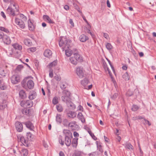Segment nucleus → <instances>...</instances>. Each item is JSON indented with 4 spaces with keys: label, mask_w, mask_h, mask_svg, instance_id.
I'll use <instances>...</instances> for the list:
<instances>
[{
    "label": "nucleus",
    "mask_w": 156,
    "mask_h": 156,
    "mask_svg": "<svg viewBox=\"0 0 156 156\" xmlns=\"http://www.w3.org/2000/svg\"><path fill=\"white\" fill-rule=\"evenodd\" d=\"M71 41L65 37H61L59 41V45L60 47H62V51L65 50V48H69L70 47Z\"/></svg>",
    "instance_id": "1"
},
{
    "label": "nucleus",
    "mask_w": 156,
    "mask_h": 156,
    "mask_svg": "<svg viewBox=\"0 0 156 156\" xmlns=\"http://www.w3.org/2000/svg\"><path fill=\"white\" fill-rule=\"evenodd\" d=\"M139 108V107L136 105H133L132 108L133 111H136Z\"/></svg>",
    "instance_id": "39"
},
{
    "label": "nucleus",
    "mask_w": 156,
    "mask_h": 156,
    "mask_svg": "<svg viewBox=\"0 0 156 156\" xmlns=\"http://www.w3.org/2000/svg\"><path fill=\"white\" fill-rule=\"evenodd\" d=\"M12 51L10 50L8 52H7V54L9 56H11L12 55Z\"/></svg>",
    "instance_id": "56"
},
{
    "label": "nucleus",
    "mask_w": 156,
    "mask_h": 156,
    "mask_svg": "<svg viewBox=\"0 0 156 156\" xmlns=\"http://www.w3.org/2000/svg\"><path fill=\"white\" fill-rule=\"evenodd\" d=\"M20 153L24 156H27L28 154V150L26 149H23L21 150Z\"/></svg>",
    "instance_id": "34"
},
{
    "label": "nucleus",
    "mask_w": 156,
    "mask_h": 156,
    "mask_svg": "<svg viewBox=\"0 0 156 156\" xmlns=\"http://www.w3.org/2000/svg\"><path fill=\"white\" fill-rule=\"evenodd\" d=\"M71 137L65 138L64 143L67 146H69L71 143Z\"/></svg>",
    "instance_id": "13"
},
{
    "label": "nucleus",
    "mask_w": 156,
    "mask_h": 156,
    "mask_svg": "<svg viewBox=\"0 0 156 156\" xmlns=\"http://www.w3.org/2000/svg\"><path fill=\"white\" fill-rule=\"evenodd\" d=\"M56 108L57 111L59 112H61L63 111V108L61 105H56Z\"/></svg>",
    "instance_id": "36"
},
{
    "label": "nucleus",
    "mask_w": 156,
    "mask_h": 156,
    "mask_svg": "<svg viewBox=\"0 0 156 156\" xmlns=\"http://www.w3.org/2000/svg\"><path fill=\"white\" fill-rule=\"evenodd\" d=\"M20 17L22 19L23 21H26L27 20V17L22 14H20Z\"/></svg>",
    "instance_id": "47"
},
{
    "label": "nucleus",
    "mask_w": 156,
    "mask_h": 156,
    "mask_svg": "<svg viewBox=\"0 0 156 156\" xmlns=\"http://www.w3.org/2000/svg\"><path fill=\"white\" fill-rule=\"evenodd\" d=\"M28 24L29 30L31 31L33 30L34 29V27L30 19H29L28 21Z\"/></svg>",
    "instance_id": "16"
},
{
    "label": "nucleus",
    "mask_w": 156,
    "mask_h": 156,
    "mask_svg": "<svg viewBox=\"0 0 156 156\" xmlns=\"http://www.w3.org/2000/svg\"><path fill=\"white\" fill-rule=\"evenodd\" d=\"M73 135L75 137H77L79 136V134L76 132L73 133Z\"/></svg>",
    "instance_id": "63"
},
{
    "label": "nucleus",
    "mask_w": 156,
    "mask_h": 156,
    "mask_svg": "<svg viewBox=\"0 0 156 156\" xmlns=\"http://www.w3.org/2000/svg\"><path fill=\"white\" fill-rule=\"evenodd\" d=\"M118 96V94L117 93H115L111 97V98L113 99H115Z\"/></svg>",
    "instance_id": "54"
},
{
    "label": "nucleus",
    "mask_w": 156,
    "mask_h": 156,
    "mask_svg": "<svg viewBox=\"0 0 156 156\" xmlns=\"http://www.w3.org/2000/svg\"><path fill=\"white\" fill-rule=\"evenodd\" d=\"M24 105L26 106H28L29 107H30L33 106V103L32 101L28 100L25 102Z\"/></svg>",
    "instance_id": "22"
},
{
    "label": "nucleus",
    "mask_w": 156,
    "mask_h": 156,
    "mask_svg": "<svg viewBox=\"0 0 156 156\" xmlns=\"http://www.w3.org/2000/svg\"><path fill=\"white\" fill-rule=\"evenodd\" d=\"M36 93L34 91H32L29 93V98L30 100H33L35 98Z\"/></svg>",
    "instance_id": "17"
},
{
    "label": "nucleus",
    "mask_w": 156,
    "mask_h": 156,
    "mask_svg": "<svg viewBox=\"0 0 156 156\" xmlns=\"http://www.w3.org/2000/svg\"><path fill=\"white\" fill-rule=\"evenodd\" d=\"M65 54L68 57L72 55V51L69 49L65 50Z\"/></svg>",
    "instance_id": "38"
},
{
    "label": "nucleus",
    "mask_w": 156,
    "mask_h": 156,
    "mask_svg": "<svg viewBox=\"0 0 156 156\" xmlns=\"http://www.w3.org/2000/svg\"><path fill=\"white\" fill-rule=\"evenodd\" d=\"M24 44L27 45H29L30 44V40L29 39H26L24 41Z\"/></svg>",
    "instance_id": "45"
},
{
    "label": "nucleus",
    "mask_w": 156,
    "mask_h": 156,
    "mask_svg": "<svg viewBox=\"0 0 156 156\" xmlns=\"http://www.w3.org/2000/svg\"><path fill=\"white\" fill-rule=\"evenodd\" d=\"M61 115L57 114L56 116V121L57 123L60 124L62 122Z\"/></svg>",
    "instance_id": "24"
},
{
    "label": "nucleus",
    "mask_w": 156,
    "mask_h": 156,
    "mask_svg": "<svg viewBox=\"0 0 156 156\" xmlns=\"http://www.w3.org/2000/svg\"><path fill=\"white\" fill-rule=\"evenodd\" d=\"M6 107V101L5 100H3L2 104L0 105V110L4 109Z\"/></svg>",
    "instance_id": "25"
},
{
    "label": "nucleus",
    "mask_w": 156,
    "mask_h": 156,
    "mask_svg": "<svg viewBox=\"0 0 156 156\" xmlns=\"http://www.w3.org/2000/svg\"><path fill=\"white\" fill-rule=\"evenodd\" d=\"M4 35L2 32L0 31V39H3Z\"/></svg>",
    "instance_id": "61"
},
{
    "label": "nucleus",
    "mask_w": 156,
    "mask_h": 156,
    "mask_svg": "<svg viewBox=\"0 0 156 156\" xmlns=\"http://www.w3.org/2000/svg\"><path fill=\"white\" fill-rule=\"evenodd\" d=\"M43 18L44 20L47 21L49 23L53 24L54 23V22L52 20L48 15H44L43 16Z\"/></svg>",
    "instance_id": "12"
},
{
    "label": "nucleus",
    "mask_w": 156,
    "mask_h": 156,
    "mask_svg": "<svg viewBox=\"0 0 156 156\" xmlns=\"http://www.w3.org/2000/svg\"><path fill=\"white\" fill-rule=\"evenodd\" d=\"M44 55L45 57H49L52 55L51 51L49 49L46 50L44 51Z\"/></svg>",
    "instance_id": "19"
},
{
    "label": "nucleus",
    "mask_w": 156,
    "mask_h": 156,
    "mask_svg": "<svg viewBox=\"0 0 156 156\" xmlns=\"http://www.w3.org/2000/svg\"><path fill=\"white\" fill-rule=\"evenodd\" d=\"M29 110L26 109L22 111V113L23 114H24L26 115H27L29 114Z\"/></svg>",
    "instance_id": "51"
},
{
    "label": "nucleus",
    "mask_w": 156,
    "mask_h": 156,
    "mask_svg": "<svg viewBox=\"0 0 156 156\" xmlns=\"http://www.w3.org/2000/svg\"><path fill=\"white\" fill-rule=\"evenodd\" d=\"M133 94V93L132 92L130 91V90H129L126 93V94L128 96H132Z\"/></svg>",
    "instance_id": "53"
},
{
    "label": "nucleus",
    "mask_w": 156,
    "mask_h": 156,
    "mask_svg": "<svg viewBox=\"0 0 156 156\" xmlns=\"http://www.w3.org/2000/svg\"><path fill=\"white\" fill-rule=\"evenodd\" d=\"M21 142L25 146H28V141L26 140L23 136H21L20 138Z\"/></svg>",
    "instance_id": "27"
},
{
    "label": "nucleus",
    "mask_w": 156,
    "mask_h": 156,
    "mask_svg": "<svg viewBox=\"0 0 156 156\" xmlns=\"http://www.w3.org/2000/svg\"><path fill=\"white\" fill-rule=\"evenodd\" d=\"M69 23L72 26V27H74V23L72 19H70L69 20Z\"/></svg>",
    "instance_id": "57"
},
{
    "label": "nucleus",
    "mask_w": 156,
    "mask_h": 156,
    "mask_svg": "<svg viewBox=\"0 0 156 156\" xmlns=\"http://www.w3.org/2000/svg\"><path fill=\"white\" fill-rule=\"evenodd\" d=\"M69 96H69L67 95L63 96L62 97V100L64 102L66 103L68 101H70V98H69Z\"/></svg>",
    "instance_id": "21"
},
{
    "label": "nucleus",
    "mask_w": 156,
    "mask_h": 156,
    "mask_svg": "<svg viewBox=\"0 0 156 156\" xmlns=\"http://www.w3.org/2000/svg\"><path fill=\"white\" fill-rule=\"evenodd\" d=\"M76 73L80 78H82L83 76V72L82 68L80 67H77L76 70Z\"/></svg>",
    "instance_id": "8"
},
{
    "label": "nucleus",
    "mask_w": 156,
    "mask_h": 156,
    "mask_svg": "<svg viewBox=\"0 0 156 156\" xmlns=\"http://www.w3.org/2000/svg\"><path fill=\"white\" fill-rule=\"evenodd\" d=\"M5 44L8 45L11 43V40L10 38L6 35H5L2 39Z\"/></svg>",
    "instance_id": "11"
},
{
    "label": "nucleus",
    "mask_w": 156,
    "mask_h": 156,
    "mask_svg": "<svg viewBox=\"0 0 156 156\" xmlns=\"http://www.w3.org/2000/svg\"><path fill=\"white\" fill-rule=\"evenodd\" d=\"M53 76V70L52 69H50L49 70V76L50 77L52 78Z\"/></svg>",
    "instance_id": "49"
},
{
    "label": "nucleus",
    "mask_w": 156,
    "mask_h": 156,
    "mask_svg": "<svg viewBox=\"0 0 156 156\" xmlns=\"http://www.w3.org/2000/svg\"><path fill=\"white\" fill-rule=\"evenodd\" d=\"M77 126L76 122L75 121H73L69 123L68 127H70L72 129H74Z\"/></svg>",
    "instance_id": "29"
},
{
    "label": "nucleus",
    "mask_w": 156,
    "mask_h": 156,
    "mask_svg": "<svg viewBox=\"0 0 156 156\" xmlns=\"http://www.w3.org/2000/svg\"><path fill=\"white\" fill-rule=\"evenodd\" d=\"M96 143L98 149L101 153H102L103 152V150L101 147V145H98V141H96Z\"/></svg>",
    "instance_id": "43"
},
{
    "label": "nucleus",
    "mask_w": 156,
    "mask_h": 156,
    "mask_svg": "<svg viewBox=\"0 0 156 156\" xmlns=\"http://www.w3.org/2000/svg\"><path fill=\"white\" fill-rule=\"evenodd\" d=\"M7 13L10 16H14L18 14V12H16V10H14L11 6H9L7 9Z\"/></svg>",
    "instance_id": "4"
},
{
    "label": "nucleus",
    "mask_w": 156,
    "mask_h": 156,
    "mask_svg": "<svg viewBox=\"0 0 156 156\" xmlns=\"http://www.w3.org/2000/svg\"><path fill=\"white\" fill-rule=\"evenodd\" d=\"M62 124L64 126L67 127H68L69 122L67 119H64L63 120Z\"/></svg>",
    "instance_id": "35"
},
{
    "label": "nucleus",
    "mask_w": 156,
    "mask_h": 156,
    "mask_svg": "<svg viewBox=\"0 0 156 156\" xmlns=\"http://www.w3.org/2000/svg\"><path fill=\"white\" fill-rule=\"evenodd\" d=\"M77 138H73L71 142L72 146L73 147H76L77 145Z\"/></svg>",
    "instance_id": "30"
},
{
    "label": "nucleus",
    "mask_w": 156,
    "mask_h": 156,
    "mask_svg": "<svg viewBox=\"0 0 156 156\" xmlns=\"http://www.w3.org/2000/svg\"><path fill=\"white\" fill-rule=\"evenodd\" d=\"M105 46L107 49L108 50H110L113 48L112 45L110 43H107L105 44Z\"/></svg>",
    "instance_id": "37"
},
{
    "label": "nucleus",
    "mask_w": 156,
    "mask_h": 156,
    "mask_svg": "<svg viewBox=\"0 0 156 156\" xmlns=\"http://www.w3.org/2000/svg\"><path fill=\"white\" fill-rule=\"evenodd\" d=\"M89 156H98V154L97 152H93L90 154Z\"/></svg>",
    "instance_id": "52"
},
{
    "label": "nucleus",
    "mask_w": 156,
    "mask_h": 156,
    "mask_svg": "<svg viewBox=\"0 0 156 156\" xmlns=\"http://www.w3.org/2000/svg\"><path fill=\"white\" fill-rule=\"evenodd\" d=\"M104 37L107 39H109L108 35L106 33H103Z\"/></svg>",
    "instance_id": "55"
},
{
    "label": "nucleus",
    "mask_w": 156,
    "mask_h": 156,
    "mask_svg": "<svg viewBox=\"0 0 156 156\" xmlns=\"http://www.w3.org/2000/svg\"><path fill=\"white\" fill-rule=\"evenodd\" d=\"M0 30L3 31L7 33L9 32V30L7 28L2 27H0Z\"/></svg>",
    "instance_id": "42"
},
{
    "label": "nucleus",
    "mask_w": 156,
    "mask_h": 156,
    "mask_svg": "<svg viewBox=\"0 0 156 156\" xmlns=\"http://www.w3.org/2000/svg\"><path fill=\"white\" fill-rule=\"evenodd\" d=\"M27 138L29 139V138H31V137L32 135L30 132H28L27 133Z\"/></svg>",
    "instance_id": "59"
},
{
    "label": "nucleus",
    "mask_w": 156,
    "mask_h": 156,
    "mask_svg": "<svg viewBox=\"0 0 156 156\" xmlns=\"http://www.w3.org/2000/svg\"><path fill=\"white\" fill-rule=\"evenodd\" d=\"M29 49L31 52H34L36 51V49L35 47H33L30 48Z\"/></svg>",
    "instance_id": "58"
},
{
    "label": "nucleus",
    "mask_w": 156,
    "mask_h": 156,
    "mask_svg": "<svg viewBox=\"0 0 156 156\" xmlns=\"http://www.w3.org/2000/svg\"><path fill=\"white\" fill-rule=\"evenodd\" d=\"M88 80L87 79L85 78L81 81V84L83 86H85L88 84Z\"/></svg>",
    "instance_id": "33"
},
{
    "label": "nucleus",
    "mask_w": 156,
    "mask_h": 156,
    "mask_svg": "<svg viewBox=\"0 0 156 156\" xmlns=\"http://www.w3.org/2000/svg\"><path fill=\"white\" fill-rule=\"evenodd\" d=\"M122 77L126 81L129 80L130 79V76L127 72H126L123 75Z\"/></svg>",
    "instance_id": "28"
},
{
    "label": "nucleus",
    "mask_w": 156,
    "mask_h": 156,
    "mask_svg": "<svg viewBox=\"0 0 156 156\" xmlns=\"http://www.w3.org/2000/svg\"><path fill=\"white\" fill-rule=\"evenodd\" d=\"M54 78L58 81H60L61 79V76L57 75L54 76Z\"/></svg>",
    "instance_id": "48"
},
{
    "label": "nucleus",
    "mask_w": 156,
    "mask_h": 156,
    "mask_svg": "<svg viewBox=\"0 0 156 156\" xmlns=\"http://www.w3.org/2000/svg\"><path fill=\"white\" fill-rule=\"evenodd\" d=\"M125 147L126 149L129 150L133 149V146L129 143H126L125 145Z\"/></svg>",
    "instance_id": "26"
},
{
    "label": "nucleus",
    "mask_w": 156,
    "mask_h": 156,
    "mask_svg": "<svg viewBox=\"0 0 156 156\" xmlns=\"http://www.w3.org/2000/svg\"><path fill=\"white\" fill-rule=\"evenodd\" d=\"M67 86V84L66 83L62 82L60 85V87L62 89H65Z\"/></svg>",
    "instance_id": "40"
},
{
    "label": "nucleus",
    "mask_w": 156,
    "mask_h": 156,
    "mask_svg": "<svg viewBox=\"0 0 156 156\" xmlns=\"http://www.w3.org/2000/svg\"><path fill=\"white\" fill-rule=\"evenodd\" d=\"M63 93L65 95H67L70 96V93L69 91L66 90H64L63 91Z\"/></svg>",
    "instance_id": "44"
},
{
    "label": "nucleus",
    "mask_w": 156,
    "mask_h": 156,
    "mask_svg": "<svg viewBox=\"0 0 156 156\" xmlns=\"http://www.w3.org/2000/svg\"><path fill=\"white\" fill-rule=\"evenodd\" d=\"M13 47L15 49L19 50H21L22 49L21 46L20 45L18 44H15L12 45Z\"/></svg>",
    "instance_id": "32"
},
{
    "label": "nucleus",
    "mask_w": 156,
    "mask_h": 156,
    "mask_svg": "<svg viewBox=\"0 0 156 156\" xmlns=\"http://www.w3.org/2000/svg\"><path fill=\"white\" fill-rule=\"evenodd\" d=\"M1 15L3 17L4 19H6V16L5 13L2 11L1 12Z\"/></svg>",
    "instance_id": "62"
},
{
    "label": "nucleus",
    "mask_w": 156,
    "mask_h": 156,
    "mask_svg": "<svg viewBox=\"0 0 156 156\" xmlns=\"http://www.w3.org/2000/svg\"><path fill=\"white\" fill-rule=\"evenodd\" d=\"M20 77L18 75H13L11 78L12 83L13 84H16L20 81Z\"/></svg>",
    "instance_id": "5"
},
{
    "label": "nucleus",
    "mask_w": 156,
    "mask_h": 156,
    "mask_svg": "<svg viewBox=\"0 0 156 156\" xmlns=\"http://www.w3.org/2000/svg\"><path fill=\"white\" fill-rule=\"evenodd\" d=\"M19 95L20 98L22 99L25 98L27 97L25 91L23 90H21L19 92Z\"/></svg>",
    "instance_id": "15"
},
{
    "label": "nucleus",
    "mask_w": 156,
    "mask_h": 156,
    "mask_svg": "<svg viewBox=\"0 0 156 156\" xmlns=\"http://www.w3.org/2000/svg\"><path fill=\"white\" fill-rule=\"evenodd\" d=\"M76 115V112L71 111L69 113H67V116L69 117H71L73 118L75 117Z\"/></svg>",
    "instance_id": "23"
},
{
    "label": "nucleus",
    "mask_w": 156,
    "mask_h": 156,
    "mask_svg": "<svg viewBox=\"0 0 156 156\" xmlns=\"http://www.w3.org/2000/svg\"><path fill=\"white\" fill-rule=\"evenodd\" d=\"M26 127L30 130H33L34 129V126L33 124L30 121H28L24 123Z\"/></svg>",
    "instance_id": "9"
},
{
    "label": "nucleus",
    "mask_w": 156,
    "mask_h": 156,
    "mask_svg": "<svg viewBox=\"0 0 156 156\" xmlns=\"http://www.w3.org/2000/svg\"><path fill=\"white\" fill-rule=\"evenodd\" d=\"M7 73V71L6 69H0V74L2 76H5Z\"/></svg>",
    "instance_id": "31"
},
{
    "label": "nucleus",
    "mask_w": 156,
    "mask_h": 156,
    "mask_svg": "<svg viewBox=\"0 0 156 156\" xmlns=\"http://www.w3.org/2000/svg\"><path fill=\"white\" fill-rule=\"evenodd\" d=\"M15 126L16 130L19 132H21L23 129L22 124L19 122L17 121L15 123Z\"/></svg>",
    "instance_id": "7"
},
{
    "label": "nucleus",
    "mask_w": 156,
    "mask_h": 156,
    "mask_svg": "<svg viewBox=\"0 0 156 156\" xmlns=\"http://www.w3.org/2000/svg\"><path fill=\"white\" fill-rule=\"evenodd\" d=\"M58 103V98L56 97L54 98L52 100L53 104L55 105Z\"/></svg>",
    "instance_id": "41"
},
{
    "label": "nucleus",
    "mask_w": 156,
    "mask_h": 156,
    "mask_svg": "<svg viewBox=\"0 0 156 156\" xmlns=\"http://www.w3.org/2000/svg\"><path fill=\"white\" fill-rule=\"evenodd\" d=\"M63 133L65 136V138L71 137L73 138V135L72 133L71 132L68 130H64L63 131Z\"/></svg>",
    "instance_id": "10"
},
{
    "label": "nucleus",
    "mask_w": 156,
    "mask_h": 156,
    "mask_svg": "<svg viewBox=\"0 0 156 156\" xmlns=\"http://www.w3.org/2000/svg\"><path fill=\"white\" fill-rule=\"evenodd\" d=\"M57 64V62L56 61H54V62L51 63L49 64V66L50 67H52L53 66H55Z\"/></svg>",
    "instance_id": "50"
},
{
    "label": "nucleus",
    "mask_w": 156,
    "mask_h": 156,
    "mask_svg": "<svg viewBox=\"0 0 156 156\" xmlns=\"http://www.w3.org/2000/svg\"><path fill=\"white\" fill-rule=\"evenodd\" d=\"M77 117L79 120H81L82 123H84L85 122V119L82 113L79 112L78 114L77 115Z\"/></svg>",
    "instance_id": "18"
},
{
    "label": "nucleus",
    "mask_w": 156,
    "mask_h": 156,
    "mask_svg": "<svg viewBox=\"0 0 156 156\" xmlns=\"http://www.w3.org/2000/svg\"><path fill=\"white\" fill-rule=\"evenodd\" d=\"M70 62L73 65H76L79 62H82L83 59L82 57L78 53H75L74 54L73 56H72L69 58Z\"/></svg>",
    "instance_id": "3"
},
{
    "label": "nucleus",
    "mask_w": 156,
    "mask_h": 156,
    "mask_svg": "<svg viewBox=\"0 0 156 156\" xmlns=\"http://www.w3.org/2000/svg\"><path fill=\"white\" fill-rule=\"evenodd\" d=\"M74 6L75 9H76L77 10V11L80 13L81 14H82V12L80 10L79 7L76 4H75L74 5Z\"/></svg>",
    "instance_id": "46"
},
{
    "label": "nucleus",
    "mask_w": 156,
    "mask_h": 156,
    "mask_svg": "<svg viewBox=\"0 0 156 156\" xmlns=\"http://www.w3.org/2000/svg\"><path fill=\"white\" fill-rule=\"evenodd\" d=\"M67 106L70 109H74L76 108V106L74 104L70 101L66 103Z\"/></svg>",
    "instance_id": "20"
},
{
    "label": "nucleus",
    "mask_w": 156,
    "mask_h": 156,
    "mask_svg": "<svg viewBox=\"0 0 156 156\" xmlns=\"http://www.w3.org/2000/svg\"><path fill=\"white\" fill-rule=\"evenodd\" d=\"M74 156H82L80 152H76Z\"/></svg>",
    "instance_id": "64"
},
{
    "label": "nucleus",
    "mask_w": 156,
    "mask_h": 156,
    "mask_svg": "<svg viewBox=\"0 0 156 156\" xmlns=\"http://www.w3.org/2000/svg\"><path fill=\"white\" fill-rule=\"evenodd\" d=\"M15 22L16 24L19 25L20 28L22 29L24 28L25 24L23 21L16 17L15 18Z\"/></svg>",
    "instance_id": "6"
},
{
    "label": "nucleus",
    "mask_w": 156,
    "mask_h": 156,
    "mask_svg": "<svg viewBox=\"0 0 156 156\" xmlns=\"http://www.w3.org/2000/svg\"><path fill=\"white\" fill-rule=\"evenodd\" d=\"M22 85L25 89H32L34 86V83L28 78H25L21 82Z\"/></svg>",
    "instance_id": "2"
},
{
    "label": "nucleus",
    "mask_w": 156,
    "mask_h": 156,
    "mask_svg": "<svg viewBox=\"0 0 156 156\" xmlns=\"http://www.w3.org/2000/svg\"><path fill=\"white\" fill-rule=\"evenodd\" d=\"M80 41L82 42H85L88 39V37L85 34L80 35L79 37Z\"/></svg>",
    "instance_id": "14"
},
{
    "label": "nucleus",
    "mask_w": 156,
    "mask_h": 156,
    "mask_svg": "<svg viewBox=\"0 0 156 156\" xmlns=\"http://www.w3.org/2000/svg\"><path fill=\"white\" fill-rule=\"evenodd\" d=\"M81 15L82 17V18H83V20L85 21L86 22V23H87V24H88V21H87V20L86 19L85 16L83 15L82 14H81Z\"/></svg>",
    "instance_id": "60"
}]
</instances>
